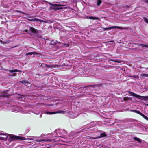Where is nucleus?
<instances>
[{
  "label": "nucleus",
  "mask_w": 148,
  "mask_h": 148,
  "mask_svg": "<svg viewBox=\"0 0 148 148\" xmlns=\"http://www.w3.org/2000/svg\"><path fill=\"white\" fill-rule=\"evenodd\" d=\"M38 141L39 142H40L41 141H49V142H53L55 141L54 139H42V140H40Z\"/></svg>",
  "instance_id": "1a4fd4ad"
},
{
  "label": "nucleus",
  "mask_w": 148,
  "mask_h": 148,
  "mask_svg": "<svg viewBox=\"0 0 148 148\" xmlns=\"http://www.w3.org/2000/svg\"><path fill=\"white\" fill-rule=\"evenodd\" d=\"M131 111L132 112H134L138 114H139L140 115H141L142 116V115H143V114L140 112L138 110H131Z\"/></svg>",
  "instance_id": "9b49d317"
},
{
  "label": "nucleus",
  "mask_w": 148,
  "mask_h": 148,
  "mask_svg": "<svg viewBox=\"0 0 148 148\" xmlns=\"http://www.w3.org/2000/svg\"><path fill=\"white\" fill-rule=\"evenodd\" d=\"M51 5V8L55 10H58L61 8L60 7V5L58 4H50Z\"/></svg>",
  "instance_id": "20e7f679"
},
{
  "label": "nucleus",
  "mask_w": 148,
  "mask_h": 148,
  "mask_svg": "<svg viewBox=\"0 0 148 148\" xmlns=\"http://www.w3.org/2000/svg\"><path fill=\"white\" fill-rule=\"evenodd\" d=\"M71 114H73V113H71Z\"/></svg>",
  "instance_id": "4c0bfd02"
},
{
  "label": "nucleus",
  "mask_w": 148,
  "mask_h": 148,
  "mask_svg": "<svg viewBox=\"0 0 148 148\" xmlns=\"http://www.w3.org/2000/svg\"><path fill=\"white\" fill-rule=\"evenodd\" d=\"M6 134H5L2 131H1V132H0V135H4V136H5V137H4L3 138H7V136H6ZM2 137H0V139H1V138Z\"/></svg>",
  "instance_id": "f3484780"
},
{
  "label": "nucleus",
  "mask_w": 148,
  "mask_h": 148,
  "mask_svg": "<svg viewBox=\"0 0 148 148\" xmlns=\"http://www.w3.org/2000/svg\"><path fill=\"white\" fill-rule=\"evenodd\" d=\"M17 12H19V13H22V14H25V15H26V14H25V13L24 12H21V11H19V10H18V11H17Z\"/></svg>",
  "instance_id": "a878e982"
},
{
  "label": "nucleus",
  "mask_w": 148,
  "mask_h": 148,
  "mask_svg": "<svg viewBox=\"0 0 148 148\" xmlns=\"http://www.w3.org/2000/svg\"><path fill=\"white\" fill-rule=\"evenodd\" d=\"M146 105H147V106H148V104H146Z\"/></svg>",
  "instance_id": "e433bc0d"
},
{
  "label": "nucleus",
  "mask_w": 148,
  "mask_h": 148,
  "mask_svg": "<svg viewBox=\"0 0 148 148\" xmlns=\"http://www.w3.org/2000/svg\"><path fill=\"white\" fill-rule=\"evenodd\" d=\"M144 2L145 3H148V0H145Z\"/></svg>",
  "instance_id": "c85d7f7f"
},
{
  "label": "nucleus",
  "mask_w": 148,
  "mask_h": 148,
  "mask_svg": "<svg viewBox=\"0 0 148 148\" xmlns=\"http://www.w3.org/2000/svg\"><path fill=\"white\" fill-rule=\"evenodd\" d=\"M29 30L34 33H36L37 32V30L36 29L32 27H30Z\"/></svg>",
  "instance_id": "f8f14e48"
},
{
  "label": "nucleus",
  "mask_w": 148,
  "mask_h": 148,
  "mask_svg": "<svg viewBox=\"0 0 148 148\" xmlns=\"http://www.w3.org/2000/svg\"><path fill=\"white\" fill-rule=\"evenodd\" d=\"M16 111H17V112H23L22 110H21V108H20L19 109H16Z\"/></svg>",
  "instance_id": "b1692460"
},
{
  "label": "nucleus",
  "mask_w": 148,
  "mask_h": 148,
  "mask_svg": "<svg viewBox=\"0 0 148 148\" xmlns=\"http://www.w3.org/2000/svg\"><path fill=\"white\" fill-rule=\"evenodd\" d=\"M133 139L134 140L137 141L139 143H140L141 142V140L137 137H134L133 138Z\"/></svg>",
  "instance_id": "a211bd4d"
},
{
  "label": "nucleus",
  "mask_w": 148,
  "mask_h": 148,
  "mask_svg": "<svg viewBox=\"0 0 148 148\" xmlns=\"http://www.w3.org/2000/svg\"><path fill=\"white\" fill-rule=\"evenodd\" d=\"M64 46L65 47H68L69 46V45L68 44H64Z\"/></svg>",
  "instance_id": "bb28decb"
},
{
  "label": "nucleus",
  "mask_w": 148,
  "mask_h": 148,
  "mask_svg": "<svg viewBox=\"0 0 148 148\" xmlns=\"http://www.w3.org/2000/svg\"><path fill=\"white\" fill-rule=\"evenodd\" d=\"M143 20H144V21L146 23H147L148 24V19L145 17H143Z\"/></svg>",
  "instance_id": "4be33fe9"
},
{
  "label": "nucleus",
  "mask_w": 148,
  "mask_h": 148,
  "mask_svg": "<svg viewBox=\"0 0 148 148\" xmlns=\"http://www.w3.org/2000/svg\"><path fill=\"white\" fill-rule=\"evenodd\" d=\"M101 3V0H97V6H99Z\"/></svg>",
  "instance_id": "412c9836"
},
{
  "label": "nucleus",
  "mask_w": 148,
  "mask_h": 148,
  "mask_svg": "<svg viewBox=\"0 0 148 148\" xmlns=\"http://www.w3.org/2000/svg\"><path fill=\"white\" fill-rule=\"evenodd\" d=\"M28 20L29 21H34L35 20H38V19L36 18H34V19H28Z\"/></svg>",
  "instance_id": "393cba45"
},
{
  "label": "nucleus",
  "mask_w": 148,
  "mask_h": 148,
  "mask_svg": "<svg viewBox=\"0 0 148 148\" xmlns=\"http://www.w3.org/2000/svg\"><path fill=\"white\" fill-rule=\"evenodd\" d=\"M142 116L146 120L148 121V117H147V116L144 115V114H143Z\"/></svg>",
  "instance_id": "5701e85b"
},
{
  "label": "nucleus",
  "mask_w": 148,
  "mask_h": 148,
  "mask_svg": "<svg viewBox=\"0 0 148 148\" xmlns=\"http://www.w3.org/2000/svg\"><path fill=\"white\" fill-rule=\"evenodd\" d=\"M100 135L101 136L97 137L95 138H92L93 139H98L99 138L101 137H105L106 136V135L104 133H101L100 134Z\"/></svg>",
  "instance_id": "9d476101"
},
{
  "label": "nucleus",
  "mask_w": 148,
  "mask_h": 148,
  "mask_svg": "<svg viewBox=\"0 0 148 148\" xmlns=\"http://www.w3.org/2000/svg\"><path fill=\"white\" fill-rule=\"evenodd\" d=\"M113 28H118L119 29H122L123 28L122 27H120L117 26H113L112 27H108V28H104L103 29L104 30H110L111 29H112Z\"/></svg>",
  "instance_id": "39448f33"
},
{
  "label": "nucleus",
  "mask_w": 148,
  "mask_h": 148,
  "mask_svg": "<svg viewBox=\"0 0 148 148\" xmlns=\"http://www.w3.org/2000/svg\"><path fill=\"white\" fill-rule=\"evenodd\" d=\"M10 138L12 139V141L17 140H25L26 139L25 138V137H21L14 135L11 136H10Z\"/></svg>",
  "instance_id": "f03ea898"
},
{
  "label": "nucleus",
  "mask_w": 148,
  "mask_h": 148,
  "mask_svg": "<svg viewBox=\"0 0 148 148\" xmlns=\"http://www.w3.org/2000/svg\"><path fill=\"white\" fill-rule=\"evenodd\" d=\"M129 93L132 96L136 97V98L141 100H148V96H141L130 91L129 92Z\"/></svg>",
  "instance_id": "f257e3e1"
},
{
  "label": "nucleus",
  "mask_w": 148,
  "mask_h": 148,
  "mask_svg": "<svg viewBox=\"0 0 148 148\" xmlns=\"http://www.w3.org/2000/svg\"><path fill=\"white\" fill-rule=\"evenodd\" d=\"M42 117V114H41L40 115V118H41V117Z\"/></svg>",
  "instance_id": "72a5a7b5"
},
{
  "label": "nucleus",
  "mask_w": 148,
  "mask_h": 148,
  "mask_svg": "<svg viewBox=\"0 0 148 148\" xmlns=\"http://www.w3.org/2000/svg\"><path fill=\"white\" fill-rule=\"evenodd\" d=\"M33 54H39V53L36 52H30L27 53L26 54V55H31Z\"/></svg>",
  "instance_id": "4468645a"
},
{
  "label": "nucleus",
  "mask_w": 148,
  "mask_h": 148,
  "mask_svg": "<svg viewBox=\"0 0 148 148\" xmlns=\"http://www.w3.org/2000/svg\"><path fill=\"white\" fill-rule=\"evenodd\" d=\"M9 71L10 73L21 72L20 70H19L17 69L10 70H9Z\"/></svg>",
  "instance_id": "ddd939ff"
},
{
  "label": "nucleus",
  "mask_w": 148,
  "mask_h": 148,
  "mask_svg": "<svg viewBox=\"0 0 148 148\" xmlns=\"http://www.w3.org/2000/svg\"><path fill=\"white\" fill-rule=\"evenodd\" d=\"M19 96L18 97L19 100L20 101H24L25 100V96L19 95H18Z\"/></svg>",
  "instance_id": "6e6552de"
},
{
  "label": "nucleus",
  "mask_w": 148,
  "mask_h": 148,
  "mask_svg": "<svg viewBox=\"0 0 148 148\" xmlns=\"http://www.w3.org/2000/svg\"><path fill=\"white\" fill-rule=\"evenodd\" d=\"M62 134V135L64 136H66V132L64 130H60Z\"/></svg>",
  "instance_id": "dca6fc26"
},
{
  "label": "nucleus",
  "mask_w": 148,
  "mask_h": 148,
  "mask_svg": "<svg viewBox=\"0 0 148 148\" xmlns=\"http://www.w3.org/2000/svg\"><path fill=\"white\" fill-rule=\"evenodd\" d=\"M57 41H54V40H52L51 41L50 44L52 45H54L57 43Z\"/></svg>",
  "instance_id": "6ab92c4d"
},
{
  "label": "nucleus",
  "mask_w": 148,
  "mask_h": 148,
  "mask_svg": "<svg viewBox=\"0 0 148 148\" xmlns=\"http://www.w3.org/2000/svg\"><path fill=\"white\" fill-rule=\"evenodd\" d=\"M24 31H25V32H27V33H28V30H24Z\"/></svg>",
  "instance_id": "2f4dec72"
},
{
  "label": "nucleus",
  "mask_w": 148,
  "mask_h": 148,
  "mask_svg": "<svg viewBox=\"0 0 148 148\" xmlns=\"http://www.w3.org/2000/svg\"><path fill=\"white\" fill-rule=\"evenodd\" d=\"M47 68L48 67H49L48 66V65H46Z\"/></svg>",
  "instance_id": "c9c22d12"
},
{
  "label": "nucleus",
  "mask_w": 148,
  "mask_h": 148,
  "mask_svg": "<svg viewBox=\"0 0 148 148\" xmlns=\"http://www.w3.org/2000/svg\"><path fill=\"white\" fill-rule=\"evenodd\" d=\"M140 45L143 47H148V45H146L143 44H140Z\"/></svg>",
  "instance_id": "aec40b11"
},
{
  "label": "nucleus",
  "mask_w": 148,
  "mask_h": 148,
  "mask_svg": "<svg viewBox=\"0 0 148 148\" xmlns=\"http://www.w3.org/2000/svg\"><path fill=\"white\" fill-rule=\"evenodd\" d=\"M46 65L45 64H41V66H42V65L44 66V65Z\"/></svg>",
  "instance_id": "f704fd0d"
},
{
  "label": "nucleus",
  "mask_w": 148,
  "mask_h": 148,
  "mask_svg": "<svg viewBox=\"0 0 148 148\" xmlns=\"http://www.w3.org/2000/svg\"><path fill=\"white\" fill-rule=\"evenodd\" d=\"M143 76H145V77H148V74H143Z\"/></svg>",
  "instance_id": "cd10ccee"
},
{
  "label": "nucleus",
  "mask_w": 148,
  "mask_h": 148,
  "mask_svg": "<svg viewBox=\"0 0 148 148\" xmlns=\"http://www.w3.org/2000/svg\"><path fill=\"white\" fill-rule=\"evenodd\" d=\"M37 137L35 136H29L27 138V139L30 140H32L33 141L36 140V141L38 142V141L39 140H38L36 139Z\"/></svg>",
  "instance_id": "423d86ee"
},
{
  "label": "nucleus",
  "mask_w": 148,
  "mask_h": 148,
  "mask_svg": "<svg viewBox=\"0 0 148 148\" xmlns=\"http://www.w3.org/2000/svg\"><path fill=\"white\" fill-rule=\"evenodd\" d=\"M147 69H148V68H147Z\"/></svg>",
  "instance_id": "58836bf2"
},
{
  "label": "nucleus",
  "mask_w": 148,
  "mask_h": 148,
  "mask_svg": "<svg viewBox=\"0 0 148 148\" xmlns=\"http://www.w3.org/2000/svg\"><path fill=\"white\" fill-rule=\"evenodd\" d=\"M76 116H70V117H73V118L75 117H76Z\"/></svg>",
  "instance_id": "473e14b6"
},
{
  "label": "nucleus",
  "mask_w": 148,
  "mask_h": 148,
  "mask_svg": "<svg viewBox=\"0 0 148 148\" xmlns=\"http://www.w3.org/2000/svg\"><path fill=\"white\" fill-rule=\"evenodd\" d=\"M60 41H63V40H62V37H60Z\"/></svg>",
  "instance_id": "7c9ffc66"
},
{
  "label": "nucleus",
  "mask_w": 148,
  "mask_h": 148,
  "mask_svg": "<svg viewBox=\"0 0 148 148\" xmlns=\"http://www.w3.org/2000/svg\"><path fill=\"white\" fill-rule=\"evenodd\" d=\"M16 75V74H15V73H13L12 75V76H15Z\"/></svg>",
  "instance_id": "c756f323"
},
{
  "label": "nucleus",
  "mask_w": 148,
  "mask_h": 148,
  "mask_svg": "<svg viewBox=\"0 0 148 148\" xmlns=\"http://www.w3.org/2000/svg\"><path fill=\"white\" fill-rule=\"evenodd\" d=\"M44 114H55L56 113H61L62 114H64V112L63 111H58L57 112H47V111H45L44 112Z\"/></svg>",
  "instance_id": "7ed1b4c3"
},
{
  "label": "nucleus",
  "mask_w": 148,
  "mask_h": 148,
  "mask_svg": "<svg viewBox=\"0 0 148 148\" xmlns=\"http://www.w3.org/2000/svg\"><path fill=\"white\" fill-rule=\"evenodd\" d=\"M20 82L24 84L25 85H26L28 87H29L31 86L30 83L27 81L22 80L21 81H20Z\"/></svg>",
  "instance_id": "0eeeda50"
},
{
  "label": "nucleus",
  "mask_w": 148,
  "mask_h": 148,
  "mask_svg": "<svg viewBox=\"0 0 148 148\" xmlns=\"http://www.w3.org/2000/svg\"><path fill=\"white\" fill-rule=\"evenodd\" d=\"M87 19H93V20H97L99 19V18L97 17H95L92 16H89L87 18Z\"/></svg>",
  "instance_id": "2eb2a0df"
}]
</instances>
